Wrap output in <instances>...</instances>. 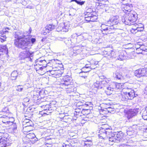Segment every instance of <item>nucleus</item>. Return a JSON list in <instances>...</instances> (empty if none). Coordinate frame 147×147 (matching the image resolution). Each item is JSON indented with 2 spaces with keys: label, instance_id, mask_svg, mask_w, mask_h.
Segmentation results:
<instances>
[{
  "label": "nucleus",
  "instance_id": "1",
  "mask_svg": "<svg viewBox=\"0 0 147 147\" xmlns=\"http://www.w3.org/2000/svg\"><path fill=\"white\" fill-rule=\"evenodd\" d=\"M99 138L102 139H109L112 142L122 141L124 139V134L121 131L115 133L112 132L111 127L108 126L107 124L102 125L100 127L98 134Z\"/></svg>",
  "mask_w": 147,
  "mask_h": 147
},
{
  "label": "nucleus",
  "instance_id": "2",
  "mask_svg": "<svg viewBox=\"0 0 147 147\" xmlns=\"http://www.w3.org/2000/svg\"><path fill=\"white\" fill-rule=\"evenodd\" d=\"M137 16L136 13L133 14L130 13L126 15L122 19V22L126 25H133V27L131 30V32L134 34L138 32L142 31L144 29V25L142 23L137 24L135 23L137 19Z\"/></svg>",
  "mask_w": 147,
  "mask_h": 147
},
{
  "label": "nucleus",
  "instance_id": "3",
  "mask_svg": "<svg viewBox=\"0 0 147 147\" xmlns=\"http://www.w3.org/2000/svg\"><path fill=\"white\" fill-rule=\"evenodd\" d=\"M70 77L66 76L63 78V81L60 84V87L62 88L67 89V93H72V94L74 91L75 88L71 86L70 80Z\"/></svg>",
  "mask_w": 147,
  "mask_h": 147
},
{
  "label": "nucleus",
  "instance_id": "4",
  "mask_svg": "<svg viewBox=\"0 0 147 147\" xmlns=\"http://www.w3.org/2000/svg\"><path fill=\"white\" fill-rule=\"evenodd\" d=\"M12 143V141L9 136L8 134L3 132H0V147L9 146Z\"/></svg>",
  "mask_w": 147,
  "mask_h": 147
},
{
  "label": "nucleus",
  "instance_id": "5",
  "mask_svg": "<svg viewBox=\"0 0 147 147\" xmlns=\"http://www.w3.org/2000/svg\"><path fill=\"white\" fill-rule=\"evenodd\" d=\"M15 45L19 48L23 49H26L27 47H30L31 45L30 42L29 37H23L20 40H17L14 42Z\"/></svg>",
  "mask_w": 147,
  "mask_h": 147
},
{
  "label": "nucleus",
  "instance_id": "6",
  "mask_svg": "<svg viewBox=\"0 0 147 147\" xmlns=\"http://www.w3.org/2000/svg\"><path fill=\"white\" fill-rule=\"evenodd\" d=\"M109 24L108 22L105 24H102L100 26L101 31L103 34H107L113 33L116 30L117 28L115 27L114 26Z\"/></svg>",
  "mask_w": 147,
  "mask_h": 147
},
{
  "label": "nucleus",
  "instance_id": "7",
  "mask_svg": "<svg viewBox=\"0 0 147 147\" xmlns=\"http://www.w3.org/2000/svg\"><path fill=\"white\" fill-rule=\"evenodd\" d=\"M111 81L108 79H106L100 81L99 88L100 89H103L105 91L107 95H110L111 94V92L110 84Z\"/></svg>",
  "mask_w": 147,
  "mask_h": 147
},
{
  "label": "nucleus",
  "instance_id": "8",
  "mask_svg": "<svg viewBox=\"0 0 147 147\" xmlns=\"http://www.w3.org/2000/svg\"><path fill=\"white\" fill-rule=\"evenodd\" d=\"M132 7V5L129 4L127 3L126 4H122V5L121 8L122 11L125 13V14L123 15V16L122 18V19L123 18H124V17H125L126 15L128 14L129 13H132L133 14H134V13H136L131 11Z\"/></svg>",
  "mask_w": 147,
  "mask_h": 147
},
{
  "label": "nucleus",
  "instance_id": "9",
  "mask_svg": "<svg viewBox=\"0 0 147 147\" xmlns=\"http://www.w3.org/2000/svg\"><path fill=\"white\" fill-rule=\"evenodd\" d=\"M95 67H92L90 64H86L85 66L82 67L81 69L82 71L79 73V76L80 77L84 78H86L87 77V75H85L84 76L82 75V74H87V73L90 71L91 69H94Z\"/></svg>",
  "mask_w": 147,
  "mask_h": 147
},
{
  "label": "nucleus",
  "instance_id": "10",
  "mask_svg": "<svg viewBox=\"0 0 147 147\" xmlns=\"http://www.w3.org/2000/svg\"><path fill=\"white\" fill-rule=\"evenodd\" d=\"M31 53L28 51H24L21 52L19 54V57L21 60L28 59L30 61H32V59L31 57Z\"/></svg>",
  "mask_w": 147,
  "mask_h": 147
},
{
  "label": "nucleus",
  "instance_id": "11",
  "mask_svg": "<svg viewBox=\"0 0 147 147\" xmlns=\"http://www.w3.org/2000/svg\"><path fill=\"white\" fill-rule=\"evenodd\" d=\"M110 86L111 90V94L114 93V90L115 88L119 89H123V88H123V86L121 84L114 82H112L111 81Z\"/></svg>",
  "mask_w": 147,
  "mask_h": 147
},
{
  "label": "nucleus",
  "instance_id": "12",
  "mask_svg": "<svg viewBox=\"0 0 147 147\" xmlns=\"http://www.w3.org/2000/svg\"><path fill=\"white\" fill-rule=\"evenodd\" d=\"M10 30L9 28L3 29L2 31H0V40L2 42L6 40L7 38L6 34L8 32V30Z\"/></svg>",
  "mask_w": 147,
  "mask_h": 147
},
{
  "label": "nucleus",
  "instance_id": "13",
  "mask_svg": "<svg viewBox=\"0 0 147 147\" xmlns=\"http://www.w3.org/2000/svg\"><path fill=\"white\" fill-rule=\"evenodd\" d=\"M119 16H112L108 21L109 23L111 22L110 25H113L115 28L116 25L119 22Z\"/></svg>",
  "mask_w": 147,
  "mask_h": 147
},
{
  "label": "nucleus",
  "instance_id": "14",
  "mask_svg": "<svg viewBox=\"0 0 147 147\" xmlns=\"http://www.w3.org/2000/svg\"><path fill=\"white\" fill-rule=\"evenodd\" d=\"M125 92L129 99L132 100L134 97H136L137 96V94H135V92L134 90H131L129 89L128 90L125 91Z\"/></svg>",
  "mask_w": 147,
  "mask_h": 147
},
{
  "label": "nucleus",
  "instance_id": "15",
  "mask_svg": "<svg viewBox=\"0 0 147 147\" xmlns=\"http://www.w3.org/2000/svg\"><path fill=\"white\" fill-rule=\"evenodd\" d=\"M138 109H130L128 113L127 116L128 119H130L136 115L138 112Z\"/></svg>",
  "mask_w": 147,
  "mask_h": 147
},
{
  "label": "nucleus",
  "instance_id": "16",
  "mask_svg": "<svg viewBox=\"0 0 147 147\" xmlns=\"http://www.w3.org/2000/svg\"><path fill=\"white\" fill-rule=\"evenodd\" d=\"M24 34L22 31L20 30H18L15 32V38H16L14 42L16 41L17 40H20L23 37H25L24 35H20L22 34Z\"/></svg>",
  "mask_w": 147,
  "mask_h": 147
},
{
  "label": "nucleus",
  "instance_id": "17",
  "mask_svg": "<svg viewBox=\"0 0 147 147\" xmlns=\"http://www.w3.org/2000/svg\"><path fill=\"white\" fill-rule=\"evenodd\" d=\"M36 66L37 65H40V66H43L45 68L47 66V62L45 60H40V59H37L36 60Z\"/></svg>",
  "mask_w": 147,
  "mask_h": 147
},
{
  "label": "nucleus",
  "instance_id": "18",
  "mask_svg": "<svg viewBox=\"0 0 147 147\" xmlns=\"http://www.w3.org/2000/svg\"><path fill=\"white\" fill-rule=\"evenodd\" d=\"M125 92L123 91V93L121 92L119 93L116 96L119 97L121 100L122 101L126 100L129 99L128 96H127Z\"/></svg>",
  "mask_w": 147,
  "mask_h": 147
},
{
  "label": "nucleus",
  "instance_id": "19",
  "mask_svg": "<svg viewBox=\"0 0 147 147\" xmlns=\"http://www.w3.org/2000/svg\"><path fill=\"white\" fill-rule=\"evenodd\" d=\"M26 137L29 138L30 139L29 140L31 142H34L37 140V138L33 133H30L27 134Z\"/></svg>",
  "mask_w": 147,
  "mask_h": 147
},
{
  "label": "nucleus",
  "instance_id": "20",
  "mask_svg": "<svg viewBox=\"0 0 147 147\" xmlns=\"http://www.w3.org/2000/svg\"><path fill=\"white\" fill-rule=\"evenodd\" d=\"M8 53V49L6 45H1L0 46V57L4 53L7 54Z\"/></svg>",
  "mask_w": 147,
  "mask_h": 147
},
{
  "label": "nucleus",
  "instance_id": "21",
  "mask_svg": "<svg viewBox=\"0 0 147 147\" xmlns=\"http://www.w3.org/2000/svg\"><path fill=\"white\" fill-rule=\"evenodd\" d=\"M135 76L137 77L140 78L144 76L143 73V68L136 70L135 72Z\"/></svg>",
  "mask_w": 147,
  "mask_h": 147
},
{
  "label": "nucleus",
  "instance_id": "22",
  "mask_svg": "<svg viewBox=\"0 0 147 147\" xmlns=\"http://www.w3.org/2000/svg\"><path fill=\"white\" fill-rule=\"evenodd\" d=\"M1 119L3 123L7 125L8 122H9V117L7 115H4L1 117Z\"/></svg>",
  "mask_w": 147,
  "mask_h": 147
},
{
  "label": "nucleus",
  "instance_id": "23",
  "mask_svg": "<svg viewBox=\"0 0 147 147\" xmlns=\"http://www.w3.org/2000/svg\"><path fill=\"white\" fill-rule=\"evenodd\" d=\"M104 54L105 55V57H114L115 55V52L113 50H111L109 51H104L103 52Z\"/></svg>",
  "mask_w": 147,
  "mask_h": 147
},
{
  "label": "nucleus",
  "instance_id": "24",
  "mask_svg": "<svg viewBox=\"0 0 147 147\" xmlns=\"http://www.w3.org/2000/svg\"><path fill=\"white\" fill-rule=\"evenodd\" d=\"M125 53H126V52L125 51H122L120 52L118 57V59L120 60H123L125 59Z\"/></svg>",
  "mask_w": 147,
  "mask_h": 147
},
{
  "label": "nucleus",
  "instance_id": "25",
  "mask_svg": "<svg viewBox=\"0 0 147 147\" xmlns=\"http://www.w3.org/2000/svg\"><path fill=\"white\" fill-rule=\"evenodd\" d=\"M55 26L53 24L47 25L45 27V30L49 31H51L55 28Z\"/></svg>",
  "mask_w": 147,
  "mask_h": 147
},
{
  "label": "nucleus",
  "instance_id": "26",
  "mask_svg": "<svg viewBox=\"0 0 147 147\" xmlns=\"http://www.w3.org/2000/svg\"><path fill=\"white\" fill-rule=\"evenodd\" d=\"M31 123H32V122L31 121H30L29 120H26L24 121L23 122V127H25V126H26L32 127V124H30Z\"/></svg>",
  "mask_w": 147,
  "mask_h": 147
},
{
  "label": "nucleus",
  "instance_id": "27",
  "mask_svg": "<svg viewBox=\"0 0 147 147\" xmlns=\"http://www.w3.org/2000/svg\"><path fill=\"white\" fill-rule=\"evenodd\" d=\"M69 28V24L65 23L64 24L63 27H62V29L61 30L63 32H67L68 31Z\"/></svg>",
  "mask_w": 147,
  "mask_h": 147
},
{
  "label": "nucleus",
  "instance_id": "28",
  "mask_svg": "<svg viewBox=\"0 0 147 147\" xmlns=\"http://www.w3.org/2000/svg\"><path fill=\"white\" fill-rule=\"evenodd\" d=\"M18 73L17 71H13L11 74L12 80H15L18 76Z\"/></svg>",
  "mask_w": 147,
  "mask_h": 147
},
{
  "label": "nucleus",
  "instance_id": "29",
  "mask_svg": "<svg viewBox=\"0 0 147 147\" xmlns=\"http://www.w3.org/2000/svg\"><path fill=\"white\" fill-rule=\"evenodd\" d=\"M114 77L117 79L121 80L123 79V77L121 74L117 72L114 75Z\"/></svg>",
  "mask_w": 147,
  "mask_h": 147
},
{
  "label": "nucleus",
  "instance_id": "30",
  "mask_svg": "<svg viewBox=\"0 0 147 147\" xmlns=\"http://www.w3.org/2000/svg\"><path fill=\"white\" fill-rule=\"evenodd\" d=\"M11 128L13 131V133H16L17 131V125L16 123H13L11 124Z\"/></svg>",
  "mask_w": 147,
  "mask_h": 147
},
{
  "label": "nucleus",
  "instance_id": "31",
  "mask_svg": "<svg viewBox=\"0 0 147 147\" xmlns=\"http://www.w3.org/2000/svg\"><path fill=\"white\" fill-rule=\"evenodd\" d=\"M127 135L131 136L132 135H135L136 134L137 132L135 131L131 130H130L128 128L127 131Z\"/></svg>",
  "mask_w": 147,
  "mask_h": 147
},
{
  "label": "nucleus",
  "instance_id": "32",
  "mask_svg": "<svg viewBox=\"0 0 147 147\" xmlns=\"http://www.w3.org/2000/svg\"><path fill=\"white\" fill-rule=\"evenodd\" d=\"M29 100L30 99L26 97L24 98L23 100V106L24 107L27 106L28 104V102H29Z\"/></svg>",
  "mask_w": 147,
  "mask_h": 147
},
{
  "label": "nucleus",
  "instance_id": "33",
  "mask_svg": "<svg viewBox=\"0 0 147 147\" xmlns=\"http://www.w3.org/2000/svg\"><path fill=\"white\" fill-rule=\"evenodd\" d=\"M143 47L142 46L140 47H139L136 48V52L138 54H141L143 51Z\"/></svg>",
  "mask_w": 147,
  "mask_h": 147
},
{
  "label": "nucleus",
  "instance_id": "34",
  "mask_svg": "<svg viewBox=\"0 0 147 147\" xmlns=\"http://www.w3.org/2000/svg\"><path fill=\"white\" fill-rule=\"evenodd\" d=\"M133 84H129L127 87H125L123 88V91H125L128 90L129 89L131 90H134L133 89Z\"/></svg>",
  "mask_w": 147,
  "mask_h": 147
},
{
  "label": "nucleus",
  "instance_id": "35",
  "mask_svg": "<svg viewBox=\"0 0 147 147\" xmlns=\"http://www.w3.org/2000/svg\"><path fill=\"white\" fill-rule=\"evenodd\" d=\"M90 65H91L92 67H96L95 66L98 64V62L97 61H95L94 60H91L90 61Z\"/></svg>",
  "mask_w": 147,
  "mask_h": 147
},
{
  "label": "nucleus",
  "instance_id": "36",
  "mask_svg": "<svg viewBox=\"0 0 147 147\" xmlns=\"http://www.w3.org/2000/svg\"><path fill=\"white\" fill-rule=\"evenodd\" d=\"M31 127H23V131L24 132H28L31 130Z\"/></svg>",
  "mask_w": 147,
  "mask_h": 147
},
{
  "label": "nucleus",
  "instance_id": "37",
  "mask_svg": "<svg viewBox=\"0 0 147 147\" xmlns=\"http://www.w3.org/2000/svg\"><path fill=\"white\" fill-rule=\"evenodd\" d=\"M138 128V127L136 125H133L131 127H130L129 128L130 130H131L135 131L137 132V129Z\"/></svg>",
  "mask_w": 147,
  "mask_h": 147
},
{
  "label": "nucleus",
  "instance_id": "38",
  "mask_svg": "<svg viewBox=\"0 0 147 147\" xmlns=\"http://www.w3.org/2000/svg\"><path fill=\"white\" fill-rule=\"evenodd\" d=\"M100 81H97L96 82L94 83V87L98 89H100V88H99V86L100 85Z\"/></svg>",
  "mask_w": 147,
  "mask_h": 147
},
{
  "label": "nucleus",
  "instance_id": "39",
  "mask_svg": "<svg viewBox=\"0 0 147 147\" xmlns=\"http://www.w3.org/2000/svg\"><path fill=\"white\" fill-rule=\"evenodd\" d=\"M89 143H90V144H87V142H84V147H90L92 145V141H90Z\"/></svg>",
  "mask_w": 147,
  "mask_h": 147
},
{
  "label": "nucleus",
  "instance_id": "40",
  "mask_svg": "<svg viewBox=\"0 0 147 147\" xmlns=\"http://www.w3.org/2000/svg\"><path fill=\"white\" fill-rule=\"evenodd\" d=\"M91 16V22H94L96 21V20L97 19V17L95 15H92V14L90 15Z\"/></svg>",
  "mask_w": 147,
  "mask_h": 147
},
{
  "label": "nucleus",
  "instance_id": "41",
  "mask_svg": "<svg viewBox=\"0 0 147 147\" xmlns=\"http://www.w3.org/2000/svg\"><path fill=\"white\" fill-rule=\"evenodd\" d=\"M16 88L17 91L20 92L22 91L23 89V86L21 85H19L16 87Z\"/></svg>",
  "mask_w": 147,
  "mask_h": 147
},
{
  "label": "nucleus",
  "instance_id": "42",
  "mask_svg": "<svg viewBox=\"0 0 147 147\" xmlns=\"http://www.w3.org/2000/svg\"><path fill=\"white\" fill-rule=\"evenodd\" d=\"M5 85L3 82H0V92L3 91L4 89Z\"/></svg>",
  "mask_w": 147,
  "mask_h": 147
},
{
  "label": "nucleus",
  "instance_id": "43",
  "mask_svg": "<svg viewBox=\"0 0 147 147\" xmlns=\"http://www.w3.org/2000/svg\"><path fill=\"white\" fill-rule=\"evenodd\" d=\"M57 70H56L53 69L51 70H50L48 71H47V72H50V73L52 75H54L55 74H57Z\"/></svg>",
  "mask_w": 147,
  "mask_h": 147
},
{
  "label": "nucleus",
  "instance_id": "44",
  "mask_svg": "<svg viewBox=\"0 0 147 147\" xmlns=\"http://www.w3.org/2000/svg\"><path fill=\"white\" fill-rule=\"evenodd\" d=\"M91 16L90 15V16H88L87 15H85V20L86 21H87V22H88L91 21Z\"/></svg>",
  "mask_w": 147,
  "mask_h": 147
},
{
  "label": "nucleus",
  "instance_id": "45",
  "mask_svg": "<svg viewBox=\"0 0 147 147\" xmlns=\"http://www.w3.org/2000/svg\"><path fill=\"white\" fill-rule=\"evenodd\" d=\"M43 107L44 109L43 111H47L48 109H51L50 105H46L45 106H43Z\"/></svg>",
  "mask_w": 147,
  "mask_h": 147
},
{
  "label": "nucleus",
  "instance_id": "46",
  "mask_svg": "<svg viewBox=\"0 0 147 147\" xmlns=\"http://www.w3.org/2000/svg\"><path fill=\"white\" fill-rule=\"evenodd\" d=\"M107 110L108 111L109 113H111V111H114L115 109L114 108L111 107H109L106 108Z\"/></svg>",
  "mask_w": 147,
  "mask_h": 147
},
{
  "label": "nucleus",
  "instance_id": "47",
  "mask_svg": "<svg viewBox=\"0 0 147 147\" xmlns=\"http://www.w3.org/2000/svg\"><path fill=\"white\" fill-rule=\"evenodd\" d=\"M98 4V6H99V7H100L101 8H103L105 7L106 6V5H104V4H102V3H100L99 1H98L96 2Z\"/></svg>",
  "mask_w": 147,
  "mask_h": 147
},
{
  "label": "nucleus",
  "instance_id": "48",
  "mask_svg": "<svg viewBox=\"0 0 147 147\" xmlns=\"http://www.w3.org/2000/svg\"><path fill=\"white\" fill-rule=\"evenodd\" d=\"M29 40L30 42L31 45H30V46L32 45V44H34V42L36 41V39L35 38H29Z\"/></svg>",
  "mask_w": 147,
  "mask_h": 147
},
{
  "label": "nucleus",
  "instance_id": "49",
  "mask_svg": "<svg viewBox=\"0 0 147 147\" xmlns=\"http://www.w3.org/2000/svg\"><path fill=\"white\" fill-rule=\"evenodd\" d=\"M34 66H35V69H36V71H38L39 70H40L41 71L43 69V68H44L43 67V66H42L41 67H38L36 66L35 65H34Z\"/></svg>",
  "mask_w": 147,
  "mask_h": 147
},
{
  "label": "nucleus",
  "instance_id": "50",
  "mask_svg": "<svg viewBox=\"0 0 147 147\" xmlns=\"http://www.w3.org/2000/svg\"><path fill=\"white\" fill-rule=\"evenodd\" d=\"M8 109L7 107H5L2 110V111L1 112V113H6V114H7V113H8L9 112Z\"/></svg>",
  "mask_w": 147,
  "mask_h": 147
},
{
  "label": "nucleus",
  "instance_id": "51",
  "mask_svg": "<svg viewBox=\"0 0 147 147\" xmlns=\"http://www.w3.org/2000/svg\"><path fill=\"white\" fill-rule=\"evenodd\" d=\"M91 104V103L89 102H84V103H82V104H81L83 106L85 107H88Z\"/></svg>",
  "mask_w": 147,
  "mask_h": 147
},
{
  "label": "nucleus",
  "instance_id": "52",
  "mask_svg": "<svg viewBox=\"0 0 147 147\" xmlns=\"http://www.w3.org/2000/svg\"><path fill=\"white\" fill-rule=\"evenodd\" d=\"M14 120L13 118V117H9V122H8V125H10L11 124L13 123V121Z\"/></svg>",
  "mask_w": 147,
  "mask_h": 147
},
{
  "label": "nucleus",
  "instance_id": "53",
  "mask_svg": "<svg viewBox=\"0 0 147 147\" xmlns=\"http://www.w3.org/2000/svg\"><path fill=\"white\" fill-rule=\"evenodd\" d=\"M141 54L143 55L147 54V49L145 47H143V51Z\"/></svg>",
  "mask_w": 147,
  "mask_h": 147
},
{
  "label": "nucleus",
  "instance_id": "54",
  "mask_svg": "<svg viewBox=\"0 0 147 147\" xmlns=\"http://www.w3.org/2000/svg\"><path fill=\"white\" fill-rule=\"evenodd\" d=\"M143 73L144 76L147 77V68H143Z\"/></svg>",
  "mask_w": 147,
  "mask_h": 147
},
{
  "label": "nucleus",
  "instance_id": "55",
  "mask_svg": "<svg viewBox=\"0 0 147 147\" xmlns=\"http://www.w3.org/2000/svg\"><path fill=\"white\" fill-rule=\"evenodd\" d=\"M49 31L48 30H47L46 31L45 30H45H43V32H42V34L44 35H46L48 33H49Z\"/></svg>",
  "mask_w": 147,
  "mask_h": 147
},
{
  "label": "nucleus",
  "instance_id": "56",
  "mask_svg": "<svg viewBox=\"0 0 147 147\" xmlns=\"http://www.w3.org/2000/svg\"><path fill=\"white\" fill-rule=\"evenodd\" d=\"M84 3H85L84 1H78L76 3H77L78 4H79V5H83V4H84Z\"/></svg>",
  "mask_w": 147,
  "mask_h": 147
},
{
  "label": "nucleus",
  "instance_id": "57",
  "mask_svg": "<svg viewBox=\"0 0 147 147\" xmlns=\"http://www.w3.org/2000/svg\"><path fill=\"white\" fill-rule=\"evenodd\" d=\"M147 113L146 114V116H144V115H143L142 114V117L143 119L145 120H147V113Z\"/></svg>",
  "mask_w": 147,
  "mask_h": 147
},
{
  "label": "nucleus",
  "instance_id": "58",
  "mask_svg": "<svg viewBox=\"0 0 147 147\" xmlns=\"http://www.w3.org/2000/svg\"><path fill=\"white\" fill-rule=\"evenodd\" d=\"M147 113V107L146 108L145 110H144L143 113V115H144V116H146V113Z\"/></svg>",
  "mask_w": 147,
  "mask_h": 147
},
{
  "label": "nucleus",
  "instance_id": "59",
  "mask_svg": "<svg viewBox=\"0 0 147 147\" xmlns=\"http://www.w3.org/2000/svg\"><path fill=\"white\" fill-rule=\"evenodd\" d=\"M52 110L51 108V109H48V110L47 111V113H50L52 112Z\"/></svg>",
  "mask_w": 147,
  "mask_h": 147
},
{
  "label": "nucleus",
  "instance_id": "60",
  "mask_svg": "<svg viewBox=\"0 0 147 147\" xmlns=\"http://www.w3.org/2000/svg\"><path fill=\"white\" fill-rule=\"evenodd\" d=\"M84 101H82V102H79L78 103V104L79 105V106H82L81 105V104H82V103H84Z\"/></svg>",
  "mask_w": 147,
  "mask_h": 147
},
{
  "label": "nucleus",
  "instance_id": "61",
  "mask_svg": "<svg viewBox=\"0 0 147 147\" xmlns=\"http://www.w3.org/2000/svg\"><path fill=\"white\" fill-rule=\"evenodd\" d=\"M27 8L30 9H33V7L32 6L28 5L27 7Z\"/></svg>",
  "mask_w": 147,
  "mask_h": 147
},
{
  "label": "nucleus",
  "instance_id": "62",
  "mask_svg": "<svg viewBox=\"0 0 147 147\" xmlns=\"http://www.w3.org/2000/svg\"><path fill=\"white\" fill-rule=\"evenodd\" d=\"M5 98L7 99V101L8 102H9L11 101V99L10 98H8V97H6Z\"/></svg>",
  "mask_w": 147,
  "mask_h": 147
},
{
  "label": "nucleus",
  "instance_id": "63",
  "mask_svg": "<svg viewBox=\"0 0 147 147\" xmlns=\"http://www.w3.org/2000/svg\"><path fill=\"white\" fill-rule=\"evenodd\" d=\"M31 31H32V29L31 28H30L29 29V32H28V34H30L31 33Z\"/></svg>",
  "mask_w": 147,
  "mask_h": 147
},
{
  "label": "nucleus",
  "instance_id": "64",
  "mask_svg": "<svg viewBox=\"0 0 147 147\" xmlns=\"http://www.w3.org/2000/svg\"><path fill=\"white\" fill-rule=\"evenodd\" d=\"M99 78L102 79L104 78V77L103 76H101L99 77Z\"/></svg>",
  "mask_w": 147,
  "mask_h": 147
}]
</instances>
